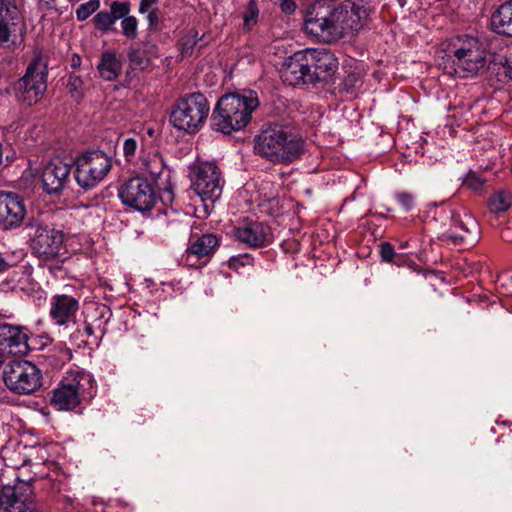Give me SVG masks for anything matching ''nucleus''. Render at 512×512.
<instances>
[{
	"label": "nucleus",
	"instance_id": "obj_12",
	"mask_svg": "<svg viewBox=\"0 0 512 512\" xmlns=\"http://www.w3.org/2000/svg\"><path fill=\"white\" fill-rule=\"evenodd\" d=\"M122 203L137 211H147L155 203L156 196L148 181L142 177H134L125 181L118 190Z\"/></svg>",
	"mask_w": 512,
	"mask_h": 512
},
{
	"label": "nucleus",
	"instance_id": "obj_20",
	"mask_svg": "<svg viewBox=\"0 0 512 512\" xmlns=\"http://www.w3.org/2000/svg\"><path fill=\"white\" fill-rule=\"evenodd\" d=\"M25 214L26 209L18 195L0 192V224H18Z\"/></svg>",
	"mask_w": 512,
	"mask_h": 512
},
{
	"label": "nucleus",
	"instance_id": "obj_19",
	"mask_svg": "<svg viewBox=\"0 0 512 512\" xmlns=\"http://www.w3.org/2000/svg\"><path fill=\"white\" fill-rule=\"evenodd\" d=\"M142 174L154 182L159 189H167L170 183L171 171L158 152L143 156L139 167Z\"/></svg>",
	"mask_w": 512,
	"mask_h": 512
},
{
	"label": "nucleus",
	"instance_id": "obj_10",
	"mask_svg": "<svg viewBox=\"0 0 512 512\" xmlns=\"http://www.w3.org/2000/svg\"><path fill=\"white\" fill-rule=\"evenodd\" d=\"M88 380L78 371L67 372L51 391L50 405L57 411H72L85 396L84 381Z\"/></svg>",
	"mask_w": 512,
	"mask_h": 512
},
{
	"label": "nucleus",
	"instance_id": "obj_55",
	"mask_svg": "<svg viewBox=\"0 0 512 512\" xmlns=\"http://www.w3.org/2000/svg\"><path fill=\"white\" fill-rule=\"evenodd\" d=\"M148 133L152 135L153 131L151 129L148 130Z\"/></svg>",
	"mask_w": 512,
	"mask_h": 512
},
{
	"label": "nucleus",
	"instance_id": "obj_7",
	"mask_svg": "<svg viewBox=\"0 0 512 512\" xmlns=\"http://www.w3.org/2000/svg\"><path fill=\"white\" fill-rule=\"evenodd\" d=\"M209 104L201 93H191L180 99L170 115V121L178 130L190 134L198 132L209 114Z\"/></svg>",
	"mask_w": 512,
	"mask_h": 512
},
{
	"label": "nucleus",
	"instance_id": "obj_23",
	"mask_svg": "<svg viewBox=\"0 0 512 512\" xmlns=\"http://www.w3.org/2000/svg\"><path fill=\"white\" fill-rule=\"evenodd\" d=\"M156 56V47L148 43L132 46L127 54L130 67L138 70L149 68Z\"/></svg>",
	"mask_w": 512,
	"mask_h": 512
},
{
	"label": "nucleus",
	"instance_id": "obj_39",
	"mask_svg": "<svg viewBox=\"0 0 512 512\" xmlns=\"http://www.w3.org/2000/svg\"><path fill=\"white\" fill-rule=\"evenodd\" d=\"M137 141L134 138H127L123 143V153L127 161H131L136 154Z\"/></svg>",
	"mask_w": 512,
	"mask_h": 512
},
{
	"label": "nucleus",
	"instance_id": "obj_36",
	"mask_svg": "<svg viewBox=\"0 0 512 512\" xmlns=\"http://www.w3.org/2000/svg\"><path fill=\"white\" fill-rule=\"evenodd\" d=\"M253 258L250 254L244 253L230 257L228 266L230 269L238 271L241 267L252 265Z\"/></svg>",
	"mask_w": 512,
	"mask_h": 512
},
{
	"label": "nucleus",
	"instance_id": "obj_14",
	"mask_svg": "<svg viewBox=\"0 0 512 512\" xmlns=\"http://www.w3.org/2000/svg\"><path fill=\"white\" fill-rule=\"evenodd\" d=\"M26 27L18 9L0 12V44L19 47L24 40Z\"/></svg>",
	"mask_w": 512,
	"mask_h": 512
},
{
	"label": "nucleus",
	"instance_id": "obj_41",
	"mask_svg": "<svg viewBox=\"0 0 512 512\" xmlns=\"http://www.w3.org/2000/svg\"><path fill=\"white\" fill-rule=\"evenodd\" d=\"M380 256L383 262H393L395 251L393 246L388 242H382L380 244Z\"/></svg>",
	"mask_w": 512,
	"mask_h": 512
},
{
	"label": "nucleus",
	"instance_id": "obj_3",
	"mask_svg": "<svg viewBox=\"0 0 512 512\" xmlns=\"http://www.w3.org/2000/svg\"><path fill=\"white\" fill-rule=\"evenodd\" d=\"M259 106L256 92L229 93L222 96L211 116L214 131L231 134L240 131L251 121L252 112Z\"/></svg>",
	"mask_w": 512,
	"mask_h": 512
},
{
	"label": "nucleus",
	"instance_id": "obj_5",
	"mask_svg": "<svg viewBox=\"0 0 512 512\" xmlns=\"http://www.w3.org/2000/svg\"><path fill=\"white\" fill-rule=\"evenodd\" d=\"M190 169V188L202 201V205L195 208V216L201 219L210 213L206 201L214 203L221 196V172L212 162L197 161Z\"/></svg>",
	"mask_w": 512,
	"mask_h": 512
},
{
	"label": "nucleus",
	"instance_id": "obj_9",
	"mask_svg": "<svg viewBox=\"0 0 512 512\" xmlns=\"http://www.w3.org/2000/svg\"><path fill=\"white\" fill-rule=\"evenodd\" d=\"M75 180L85 190L98 185L112 167L111 158L101 150H91L79 155L75 160Z\"/></svg>",
	"mask_w": 512,
	"mask_h": 512
},
{
	"label": "nucleus",
	"instance_id": "obj_33",
	"mask_svg": "<svg viewBox=\"0 0 512 512\" xmlns=\"http://www.w3.org/2000/svg\"><path fill=\"white\" fill-rule=\"evenodd\" d=\"M121 29L124 36L135 39L138 35V20L135 16L129 15L121 21Z\"/></svg>",
	"mask_w": 512,
	"mask_h": 512
},
{
	"label": "nucleus",
	"instance_id": "obj_15",
	"mask_svg": "<svg viewBox=\"0 0 512 512\" xmlns=\"http://www.w3.org/2000/svg\"><path fill=\"white\" fill-rule=\"evenodd\" d=\"M282 80L291 86L315 83V76L309 67L307 53L298 51L290 56L281 70Z\"/></svg>",
	"mask_w": 512,
	"mask_h": 512
},
{
	"label": "nucleus",
	"instance_id": "obj_28",
	"mask_svg": "<svg viewBox=\"0 0 512 512\" xmlns=\"http://www.w3.org/2000/svg\"><path fill=\"white\" fill-rule=\"evenodd\" d=\"M511 204L512 193L508 190H499L492 194L489 199V209L494 213L506 211Z\"/></svg>",
	"mask_w": 512,
	"mask_h": 512
},
{
	"label": "nucleus",
	"instance_id": "obj_50",
	"mask_svg": "<svg viewBox=\"0 0 512 512\" xmlns=\"http://www.w3.org/2000/svg\"><path fill=\"white\" fill-rule=\"evenodd\" d=\"M84 332L88 335V336H91L93 334V327L91 324L89 323H85V326H84Z\"/></svg>",
	"mask_w": 512,
	"mask_h": 512
},
{
	"label": "nucleus",
	"instance_id": "obj_43",
	"mask_svg": "<svg viewBox=\"0 0 512 512\" xmlns=\"http://www.w3.org/2000/svg\"><path fill=\"white\" fill-rule=\"evenodd\" d=\"M158 0H140L139 13L145 14L157 4Z\"/></svg>",
	"mask_w": 512,
	"mask_h": 512
},
{
	"label": "nucleus",
	"instance_id": "obj_52",
	"mask_svg": "<svg viewBox=\"0 0 512 512\" xmlns=\"http://www.w3.org/2000/svg\"><path fill=\"white\" fill-rule=\"evenodd\" d=\"M5 363V353L2 349H0V368L4 365Z\"/></svg>",
	"mask_w": 512,
	"mask_h": 512
},
{
	"label": "nucleus",
	"instance_id": "obj_38",
	"mask_svg": "<svg viewBox=\"0 0 512 512\" xmlns=\"http://www.w3.org/2000/svg\"><path fill=\"white\" fill-rule=\"evenodd\" d=\"M484 183L485 179L478 176L475 172H469L463 181V184L473 191L481 190Z\"/></svg>",
	"mask_w": 512,
	"mask_h": 512
},
{
	"label": "nucleus",
	"instance_id": "obj_53",
	"mask_svg": "<svg viewBox=\"0 0 512 512\" xmlns=\"http://www.w3.org/2000/svg\"><path fill=\"white\" fill-rule=\"evenodd\" d=\"M2 163H3V146L0 143V166L2 165Z\"/></svg>",
	"mask_w": 512,
	"mask_h": 512
},
{
	"label": "nucleus",
	"instance_id": "obj_4",
	"mask_svg": "<svg viewBox=\"0 0 512 512\" xmlns=\"http://www.w3.org/2000/svg\"><path fill=\"white\" fill-rule=\"evenodd\" d=\"M255 152L275 164H289L304 150L303 139L281 126L268 127L255 137Z\"/></svg>",
	"mask_w": 512,
	"mask_h": 512
},
{
	"label": "nucleus",
	"instance_id": "obj_26",
	"mask_svg": "<svg viewBox=\"0 0 512 512\" xmlns=\"http://www.w3.org/2000/svg\"><path fill=\"white\" fill-rule=\"evenodd\" d=\"M100 76L106 81H113L118 78L122 71L121 60L112 52H104L97 65Z\"/></svg>",
	"mask_w": 512,
	"mask_h": 512
},
{
	"label": "nucleus",
	"instance_id": "obj_21",
	"mask_svg": "<svg viewBox=\"0 0 512 512\" xmlns=\"http://www.w3.org/2000/svg\"><path fill=\"white\" fill-rule=\"evenodd\" d=\"M306 53L312 75L315 76V82L319 81L326 74L330 75L337 68L336 58L328 51L307 49Z\"/></svg>",
	"mask_w": 512,
	"mask_h": 512
},
{
	"label": "nucleus",
	"instance_id": "obj_18",
	"mask_svg": "<svg viewBox=\"0 0 512 512\" xmlns=\"http://www.w3.org/2000/svg\"><path fill=\"white\" fill-rule=\"evenodd\" d=\"M71 167L56 159L46 165L42 172L43 190L48 194H58L69 182Z\"/></svg>",
	"mask_w": 512,
	"mask_h": 512
},
{
	"label": "nucleus",
	"instance_id": "obj_1",
	"mask_svg": "<svg viewBox=\"0 0 512 512\" xmlns=\"http://www.w3.org/2000/svg\"><path fill=\"white\" fill-rule=\"evenodd\" d=\"M367 9L360 1L316 0L307 10L304 28L325 43L352 37L366 24Z\"/></svg>",
	"mask_w": 512,
	"mask_h": 512
},
{
	"label": "nucleus",
	"instance_id": "obj_16",
	"mask_svg": "<svg viewBox=\"0 0 512 512\" xmlns=\"http://www.w3.org/2000/svg\"><path fill=\"white\" fill-rule=\"evenodd\" d=\"M30 335L26 327L0 321V346L8 349L15 356H26L30 353Z\"/></svg>",
	"mask_w": 512,
	"mask_h": 512
},
{
	"label": "nucleus",
	"instance_id": "obj_8",
	"mask_svg": "<svg viewBox=\"0 0 512 512\" xmlns=\"http://www.w3.org/2000/svg\"><path fill=\"white\" fill-rule=\"evenodd\" d=\"M6 387L17 395H30L42 387V372L31 361L12 360L2 373Z\"/></svg>",
	"mask_w": 512,
	"mask_h": 512
},
{
	"label": "nucleus",
	"instance_id": "obj_30",
	"mask_svg": "<svg viewBox=\"0 0 512 512\" xmlns=\"http://www.w3.org/2000/svg\"><path fill=\"white\" fill-rule=\"evenodd\" d=\"M110 14L114 21L123 20L131 12V3L129 1H114L110 4Z\"/></svg>",
	"mask_w": 512,
	"mask_h": 512
},
{
	"label": "nucleus",
	"instance_id": "obj_45",
	"mask_svg": "<svg viewBox=\"0 0 512 512\" xmlns=\"http://www.w3.org/2000/svg\"><path fill=\"white\" fill-rule=\"evenodd\" d=\"M285 13H291L295 10V4L292 0H277Z\"/></svg>",
	"mask_w": 512,
	"mask_h": 512
},
{
	"label": "nucleus",
	"instance_id": "obj_13",
	"mask_svg": "<svg viewBox=\"0 0 512 512\" xmlns=\"http://www.w3.org/2000/svg\"><path fill=\"white\" fill-rule=\"evenodd\" d=\"M64 235L53 226H38L31 239V248L35 254L44 259H53L61 254Z\"/></svg>",
	"mask_w": 512,
	"mask_h": 512
},
{
	"label": "nucleus",
	"instance_id": "obj_47",
	"mask_svg": "<svg viewBox=\"0 0 512 512\" xmlns=\"http://www.w3.org/2000/svg\"><path fill=\"white\" fill-rule=\"evenodd\" d=\"M500 237L504 241H512V228L509 226L503 228L500 232Z\"/></svg>",
	"mask_w": 512,
	"mask_h": 512
},
{
	"label": "nucleus",
	"instance_id": "obj_48",
	"mask_svg": "<svg viewBox=\"0 0 512 512\" xmlns=\"http://www.w3.org/2000/svg\"><path fill=\"white\" fill-rule=\"evenodd\" d=\"M9 267H11V264L0 254V273L6 271Z\"/></svg>",
	"mask_w": 512,
	"mask_h": 512
},
{
	"label": "nucleus",
	"instance_id": "obj_35",
	"mask_svg": "<svg viewBox=\"0 0 512 512\" xmlns=\"http://www.w3.org/2000/svg\"><path fill=\"white\" fill-rule=\"evenodd\" d=\"M82 79L75 75L71 74L68 78L67 88L72 98L79 100L82 97Z\"/></svg>",
	"mask_w": 512,
	"mask_h": 512
},
{
	"label": "nucleus",
	"instance_id": "obj_17",
	"mask_svg": "<svg viewBox=\"0 0 512 512\" xmlns=\"http://www.w3.org/2000/svg\"><path fill=\"white\" fill-rule=\"evenodd\" d=\"M79 300L67 294H55L49 302V317L54 325L68 328L75 322Z\"/></svg>",
	"mask_w": 512,
	"mask_h": 512
},
{
	"label": "nucleus",
	"instance_id": "obj_42",
	"mask_svg": "<svg viewBox=\"0 0 512 512\" xmlns=\"http://www.w3.org/2000/svg\"><path fill=\"white\" fill-rule=\"evenodd\" d=\"M145 14H147V21H148L149 27H155L158 25V23L160 21V17H159V10L157 8L151 9L148 12H146Z\"/></svg>",
	"mask_w": 512,
	"mask_h": 512
},
{
	"label": "nucleus",
	"instance_id": "obj_25",
	"mask_svg": "<svg viewBox=\"0 0 512 512\" xmlns=\"http://www.w3.org/2000/svg\"><path fill=\"white\" fill-rule=\"evenodd\" d=\"M459 231H447L443 233L442 239L454 245H474L478 242L481 234L480 226H473L470 230L467 226H457Z\"/></svg>",
	"mask_w": 512,
	"mask_h": 512
},
{
	"label": "nucleus",
	"instance_id": "obj_31",
	"mask_svg": "<svg viewBox=\"0 0 512 512\" xmlns=\"http://www.w3.org/2000/svg\"><path fill=\"white\" fill-rule=\"evenodd\" d=\"M100 8V0H89L79 5L75 14L78 21H85Z\"/></svg>",
	"mask_w": 512,
	"mask_h": 512
},
{
	"label": "nucleus",
	"instance_id": "obj_27",
	"mask_svg": "<svg viewBox=\"0 0 512 512\" xmlns=\"http://www.w3.org/2000/svg\"><path fill=\"white\" fill-rule=\"evenodd\" d=\"M219 245V239L214 234H204L197 238L187 248L186 253L196 255L197 257L209 256Z\"/></svg>",
	"mask_w": 512,
	"mask_h": 512
},
{
	"label": "nucleus",
	"instance_id": "obj_24",
	"mask_svg": "<svg viewBox=\"0 0 512 512\" xmlns=\"http://www.w3.org/2000/svg\"><path fill=\"white\" fill-rule=\"evenodd\" d=\"M491 27L497 34L512 37V0L501 4L492 14Z\"/></svg>",
	"mask_w": 512,
	"mask_h": 512
},
{
	"label": "nucleus",
	"instance_id": "obj_11",
	"mask_svg": "<svg viewBox=\"0 0 512 512\" xmlns=\"http://www.w3.org/2000/svg\"><path fill=\"white\" fill-rule=\"evenodd\" d=\"M0 506L5 512H40L32 485L26 481L4 486L0 492Z\"/></svg>",
	"mask_w": 512,
	"mask_h": 512
},
{
	"label": "nucleus",
	"instance_id": "obj_6",
	"mask_svg": "<svg viewBox=\"0 0 512 512\" xmlns=\"http://www.w3.org/2000/svg\"><path fill=\"white\" fill-rule=\"evenodd\" d=\"M48 66L41 52H35L26 72L14 86L18 101L31 106L43 97L47 89Z\"/></svg>",
	"mask_w": 512,
	"mask_h": 512
},
{
	"label": "nucleus",
	"instance_id": "obj_37",
	"mask_svg": "<svg viewBox=\"0 0 512 512\" xmlns=\"http://www.w3.org/2000/svg\"><path fill=\"white\" fill-rule=\"evenodd\" d=\"M258 13L259 11L255 1H250L243 16L244 27L249 28L251 24L256 23Z\"/></svg>",
	"mask_w": 512,
	"mask_h": 512
},
{
	"label": "nucleus",
	"instance_id": "obj_32",
	"mask_svg": "<svg viewBox=\"0 0 512 512\" xmlns=\"http://www.w3.org/2000/svg\"><path fill=\"white\" fill-rule=\"evenodd\" d=\"M429 214H433L432 220L445 222L447 219H450L452 223H463V219L461 218V214L458 212H454L452 210L446 211L445 209L439 210L437 207L431 209Z\"/></svg>",
	"mask_w": 512,
	"mask_h": 512
},
{
	"label": "nucleus",
	"instance_id": "obj_29",
	"mask_svg": "<svg viewBox=\"0 0 512 512\" xmlns=\"http://www.w3.org/2000/svg\"><path fill=\"white\" fill-rule=\"evenodd\" d=\"M93 23L96 29L102 33H107L113 29L116 22L114 21L110 12L100 11L94 16Z\"/></svg>",
	"mask_w": 512,
	"mask_h": 512
},
{
	"label": "nucleus",
	"instance_id": "obj_49",
	"mask_svg": "<svg viewBox=\"0 0 512 512\" xmlns=\"http://www.w3.org/2000/svg\"><path fill=\"white\" fill-rule=\"evenodd\" d=\"M81 64V58L80 56L74 54L72 59H71V65L72 67L76 68V67H79Z\"/></svg>",
	"mask_w": 512,
	"mask_h": 512
},
{
	"label": "nucleus",
	"instance_id": "obj_46",
	"mask_svg": "<svg viewBox=\"0 0 512 512\" xmlns=\"http://www.w3.org/2000/svg\"><path fill=\"white\" fill-rule=\"evenodd\" d=\"M12 9H18L14 0H1L0 12Z\"/></svg>",
	"mask_w": 512,
	"mask_h": 512
},
{
	"label": "nucleus",
	"instance_id": "obj_54",
	"mask_svg": "<svg viewBox=\"0 0 512 512\" xmlns=\"http://www.w3.org/2000/svg\"><path fill=\"white\" fill-rule=\"evenodd\" d=\"M3 228V230H7L9 228V226H1Z\"/></svg>",
	"mask_w": 512,
	"mask_h": 512
},
{
	"label": "nucleus",
	"instance_id": "obj_44",
	"mask_svg": "<svg viewBox=\"0 0 512 512\" xmlns=\"http://www.w3.org/2000/svg\"><path fill=\"white\" fill-rule=\"evenodd\" d=\"M38 5L41 10H55L56 0H39Z\"/></svg>",
	"mask_w": 512,
	"mask_h": 512
},
{
	"label": "nucleus",
	"instance_id": "obj_2",
	"mask_svg": "<svg viewBox=\"0 0 512 512\" xmlns=\"http://www.w3.org/2000/svg\"><path fill=\"white\" fill-rule=\"evenodd\" d=\"M443 70L460 78L475 77L488 69L487 51L484 44L472 36H458L443 48Z\"/></svg>",
	"mask_w": 512,
	"mask_h": 512
},
{
	"label": "nucleus",
	"instance_id": "obj_34",
	"mask_svg": "<svg viewBox=\"0 0 512 512\" xmlns=\"http://www.w3.org/2000/svg\"><path fill=\"white\" fill-rule=\"evenodd\" d=\"M258 196L255 198V201L260 202H270L274 200L275 198V189L273 188L272 183L263 181L261 182L258 190H257Z\"/></svg>",
	"mask_w": 512,
	"mask_h": 512
},
{
	"label": "nucleus",
	"instance_id": "obj_40",
	"mask_svg": "<svg viewBox=\"0 0 512 512\" xmlns=\"http://www.w3.org/2000/svg\"><path fill=\"white\" fill-rule=\"evenodd\" d=\"M395 198L406 211L411 210L414 206V196L408 192H398L395 194Z\"/></svg>",
	"mask_w": 512,
	"mask_h": 512
},
{
	"label": "nucleus",
	"instance_id": "obj_22",
	"mask_svg": "<svg viewBox=\"0 0 512 512\" xmlns=\"http://www.w3.org/2000/svg\"><path fill=\"white\" fill-rule=\"evenodd\" d=\"M233 234L239 241L251 247L267 245L273 237L270 226H236Z\"/></svg>",
	"mask_w": 512,
	"mask_h": 512
},
{
	"label": "nucleus",
	"instance_id": "obj_51",
	"mask_svg": "<svg viewBox=\"0 0 512 512\" xmlns=\"http://www.w3.org/2000/svg\"><path fill=\"white\" fill-rule=\"evenodd\" d=\"M320 230H321V231H317V232H316L317 236H318V237H323V238H324V240H328V239H329V235H328V234L324 235V232H325V230H324V229H322V228H321Z\"/></svg>",
	"mask_w": 512,
	"mask_h": 512
}]
</instances>
